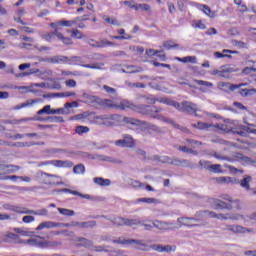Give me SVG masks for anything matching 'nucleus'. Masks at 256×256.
<instances>
[{
	"label": "nucleus",
	"instance_id": "obj_1",
	"mask_svg": "<svg viewBox=\"0 0 256 256\" xmlns=\"http://www.w3.org/2000/svg\"><path fill=\"white\" fill-rule=\"evenodd\" d=\"M162 111L163 109L161 107L149 106L145 104H136L134 108L135 113H139L140 115H148L149 117H152V119L165 121L166 123H170V125H173L174 127H179V125H176L173 120L164 119L163 116L157 114V113H161Z\"/></svg>",
	"mask_w": 256,
	"mask_h": 256
},
{
	"label": "nucleus",
	"instance_id": "obj_2",
	"mask_svg": "<svg viewBox=\"0 0 256 256\" xmlns=\"http://www.w3.org/2000/svg\"><path fill=\"white\" fill-rule=\"evenodd\" d=\"M83 60L80 56H72L68 58V65H80L85 69H98L101 70L105 66V63H93V64H82Z\"/></svg>",
	"mask_w": 256,
	"mask_h": 256
},
{
	"label": "nucleus",
	"instance_id": "obj_3",
	"mask_svg": "<svg viewBox=\"0 0 256 256\" xmlns=\"http://www.w3.org/2000/svg\"><path fill=\"white\" fill-rule=\"evenodd\" d=\"M223 199L225 201H229L230 203L223 202L219 199H214L213 200V208L215 210H217V209H221V210L227 209V211H231V209H233V204H231V203H237L238 205L240 203L239 200H233L229 196L223 197Z\"/></svg>",
	"mask_w": 256,
	"mask_h": 256
},
{
	"label": "nucleus",
	"instance_id": "obj_4",
	"mask_svg": "<svg viewBox=\"0 0 256 256\" xmlns=\"http://www.w3.org/2000/svg\"><path fill=\"white\" fill-rule=\"evenodd\" d=\"M178 111L180 113H189V115H197L196 113L199 111L197 104L190 102V101H182L178 103Z\"/></svg>",
	"mask_w": 256,
	"mask_h": 256
},
{
	"label": "nucleus",
	"instance_id": "obj_5",
	"mask_svg": "<svg viewBox=\"0 0 256 256\" xmlns=\"http://www.w3.org/2000/svg\"><path fill=\"white\" fill-rule=\"evenodd\" d=\"M47 165H53V167L71 169V167H73L74 164L71 160H48V161L40 162L38 164V167H43Z\"/></svg>",
	"mask_w": 256,
	"mask_h": 256
},
{
	"label": "nucleus",
	"instance_id": "obj_6",
	"mask_svg": "<svg viewBox=\"0 0 256 256\" xmlns=\"http://www.w3.org/2000/svg\"><path fill=\"white\" fill-rule=\"evenodd\" d=\"M210 219H219L220 221H241V214H231V213L217 214L211 211Z\"/></svg>",
	"mask_w": 256,
	"mask_h": 256
},
{
	"label": "nucleus",
	"instance_id": "obj_7",
	"mask_svg": "<svg viewBox=\"0 0 256 256\" xmlns=\"http://www.w3.org/2000/svg\"><path fill=\"white\" fill-rule=\"evenodd\" d=\"M234 133L240 135V137H248L251 133L256 135L255 124L246 123V125H239Z\"/></svg>",
	"mask_w": 256,
	"mask_h": 256
},
{
	"label": "nucleus",
	"instance_id": "obj_8",
	"mask_svg": "<svg viewBox=\"0 0 256 256\" xmlns=\"http://www.w3.org/2000/svg\"><path fill=\"white\" fill-rule=\"evenodd\" d=\"M41 177H46L44 179L45 185H65L63 181H55V179H62L61 176L55 174H49L47 172H41Z\"/></svg>",
	"mask_w": 256,
	"mask_h": 256
},
{
	"label": "nucleus",
	"instance_id": "obj_9",
	"mask_svg": "<svg viewBox=\"0 0 256 256\" xmlns=\"http://www.w3.org/2000/svg\"><path fill=\"white\" fill-rule=\"evenodd\" d=\"M115 145L117 147H129L131 149L135 147V140H133V136L125 134L123 135V139L115 141Z\"/></svg>",
	"mask_w": 256,
	"mask_h": 256
},
{
	"label": "nucleus",
	"instance_id": "obj_10",
	"mask_svg": "<svg viewBox=\"0 0 256 256\" xmlns=\"http://www.w3.org/2000/svg\"><path fill=\"white\" fill-rule=\"evenodd\" d=\"M57 193H70L71 195H76L78 197H81L82 199H88L90 201H95V197H93L89 194H82L79 191L71 190L69 188H63V189L57 190Z\"/></svg>",
	"mask_w": 256,
	"mask_h": 256
},
{
	"label": "nucleus",
	"instance_id": "obj_11",
	"mask_svg": "<svg viewBox=\"0 0 256 256\" xmlns=\"http://www.w3.org/2000/svg\"><path fill=\"white\" fill-rule=\"evenodd\" d=\"M240 87H245V84L235 85L231 84L229 82H219L218 83V89L221 91H225L228 93V91H235L236 89H239Z\"/></svg>",
	"mask_w": 256,
	"mask_h": 256
},
{
	"label": "nucleus",
	"instance_id": "obj_12",
	"mask_svg": "<svg viewBox=\"0 0 256 256\" xmlns=\"http://www.w3.org/2000/svg\"><path fill=\"white\" fill-rule=\"evenodd\" d=\"M114 243H118L119 245H139L140 247H145V243L143 240L137 239H121L114 240Z\"/></svg>",
	"mask_w": 256,
	"mask_h": 256
},
{
	"label": "nucleus",
	"instance_id": "obj_13",
	"mask_svg": "<svg viewBox=\"0 0 256 256\" xmlns=\"http://www.w3.org/2000/svg\"><path fill=\"white\" fill-rule=\"evenodd\" d=\"M152 159H153V161H157V163H163V164H166V165H175V164H177V161H175V158H171L169 156L154 155Z\"/></svg>",
	"mask_w": 256,
	"mask_h": 256
},
{
	"label": "nucleus",
	"instance_id": "obj_14",
	"mask_svg": "<svg viewBox=\"0 0 256 256\" xmlns=\"http://www.w3.org/2000/svg\"><path fill=\"white\" fill-rule=\"evenodd\" d=\"M234 157L236 161H239V163H242V165H254V167H256V160H251V158L241 153H236Z\"/></svg>",
	"mask_w": 256,
	"mask_h": 256
},
{
	"label": "nucleus",
	"instance_id": "obj_15",
	"mask_svg": "<svg viewBox=\"0 0 256 256\" xmlns=\"http://www.w3.org/2000/svg\"><path fill=\"white\" fill-rule=\"evenodd\" d=\"M75 243H78V247H84L85 249H90L93 247V241L85 238V237H76L74 239Z\"/></svg>",
	"mask_w": 256,
	"mask_h": 256
},
{
	"label": "nucleus",
	"instance_id": "obj_16",
	"mask_svg": "<svg viewBox=\"0 0 256 256\" xmlns=\"http://www.w3.org/2000/svg\"><path fill=\"white\" fill-rule=\"evenodd\" d=\"M24 215H37L39 217H47L49 215V210L46 208L38 209V210H31L28 208H25Z\"/></svg>",
	"mask_w": 256,
	"mask_h": 256
},
{
	"label": "nucleus",
	"instance_id": "obj_17",
	"mask_svg": "<svg viewBox=\"0 0 256 256\" xmlns=\"http://www.w3.org/2000/svg\"><path fill=\"white\" fill-rule=\"evenodd\" d=\"M192 221L199 223L200 220L197 218H192V217H179L178 218V223H180V225H184L185 227H197L196 224L191 223Z\"/></svg>",
	"mask_w": 256,
	"mask_h": 256
},
{
	"label": "nucleus",
	"instance_id": "obj_18",
	"mask_svg": "<svg viewBox=\"0 0 256 256\" xmlns=\"http://www.w3.org/2000/svg\"><path fill=\"white\" fill-rule=\"evenodd\" d=\"M227 230L232 233H253V229L245 228L241 225H228Z\"/></svg>",
	"mask_w": 256,
	"mask_h": 256
},
{
	"label": "nucleus",
	"instance_id": "obj_19",
	"mask_svg": "<svg viewBox=\"0 0 256 256\" xmlns=\"http://www.w3.org/2000/svg\"><path fill=\"white\" fill-rule=\"evenodd\" d=\"M59 226V222L44 221L41 222L37 227L36 231H43V229H55Z\"/></svg>",
	"mask_w": 256,
	"mask_h": 256
},
{
	"label": "nucleus",
	"instance_id": "obj_20",
	"mask_svg": "<svg viewBox=\"0 0 256 256\" xmlns=\"http://www.w3.org/2000/svg\"><path fill=\"white\" fill-rule=\"evenodd\" d=\"M251 181H253V177L250 175H244L243 179L237 181V183H240V187L245 189V191H251Z\"/></svg>",
	"mask_w": 256,
	"mask_h": 256
},
{
	"label": "nucleus",
	"instance_id": "obj_21",
	"mask_svg": "<svg viewBox=\"0 0 256 256\" xmlns=\"http://www.w3.org/2000/svg\"><path fill=\"white\" fill-rule=\"evenodd\" d=\"M47 63L59 64V63H68L69 57L63 55H56L46 59Z\"/></svg>",
	"mask_w": 256,
	"mask_h": 256
},
{
	"label": "nucleus",
	"instance_id": "obj_22",
	"mask_svg": "<svg viewBox=\"0 0 256 256\" xmlns=\"http://www.w3.org/2000/svg\"><path fill=\"white\" fill-rule=\"evenodd\" d=\"M50 35L57 37L64 45H71V38L63 36V34L59 32V29L50 32Z\"/></svg>",
	"mask_w": 256,
	"mask_h": 256
},
{
	"label": "nucleus",
	"instance_id": "obj_23",
	"mask_svg": "<svg viewBox=\"0 0 256 256\" xmlns=\"http://www.w3.org/2000/svg\"><path fill=\"white\" fill-rule=\"evenodd\" d=\"M196 9H198L199 11H203L205 15H207L208 17H215V12L211 11V8L205 4H200V3H196L195 4Z\"/></svg>",
	"mask_w": 256,
	"mask_h": 256
},
{
	"label": "nucleus",
	"instance_id": "obj_24",
	"mask_svg": "<svg viewBox=\"0 0 256 256\" xmlns=\"http://www.w3.org/2000/svg\"><path fill=\"white\" fill-rule=\"evenodd\" d=\"M122 123H125V125H128L131 129H133V127H139L140 120L137 118L124 116L122 118Z\"/></svg>",
	"mask_w": 256,
	"mask_h": 256
},
{
	"label": "nucleus",
	"instance_id": "obj_25",
	"mask_svg": "<svg viewBox=\"0 0 256 256\" xmlns=\"http://www.w3.org/2000/svg\"><path fill=\"white\" fill-rule=\"evenodd\" d=\"M27 245H29V247H40L43 249L47 247V242H43L37 238H32L27 240Z\"/></svg>",
	"mask_w": 256,
	"mask_h": 256
},
{
	"label": "nucleus",
	"instance_id": "obj_26",
	"mask_svg": "<svg viewBox=\"0 0 256 256\" xmlns=\"http://www.w3.org/2000/svg\"><path fill=\"white\" fill-rule=\"evenodd\" d=\"M3 209H6V211H13L14 213H20L21 215H25V207L4 204Z\"/></svg>",
	"mask_w": 256,
	"mask_h": 256
},
{
	"label": "nucleus",
	"instance_id": "obj_27",
	"mask_svg": "<svg viewBox=\"0 0 256 256\" xmlns=\"http://www.w3.org/2000/svg\"><path fill=\"white\" fill-rule=\"evenodd\" d=\"M35 103H41V99H30L26 102L19 104L14 107L15 111H19V109H24L25 107H32V105H35Z\"/></svg>",
	"mask_w": 256,
	"mask_h": 256
},
{
	"label": "nucleus",
	"instance_id": "obj_28",
	"mask_svg": "<svg viewBox=\"0 0 256 256\" xmlns=\"http://www.w3.org/2000/svg\"><path fill=\"white\" fill-rule=\"evenodd\" d=\"M36 121H49L50 123H65V119L61 116H48L47 118H36Z\"/></svg>",
	"mask_w": 256,
	"mask_h": 256
},
{
	"label": "nucleus",
	"instance_id": "obj_29",
	"mask_svg": "<svg viewBox=\"0 0 256 256\" xmlns=\"http://www.w3.org/2000/svg\"><path fill=\"white\" fill-rule=\"evenodd\" d=\"M135 106L133 102L129 100H122L118 106V109H121L122 111H125V109H130L131 111H135Z\"/></svg>",
	"mask_w": 256,
	"mask_h": 256
},
{
	"label": "nucleus",
	"instance_id": "obj_30",
	"mask_svg": "<svg viewBox=\"0 0 256 256\" xmlns=\"http://www.w3.org/2000/svg\"><path fill=\"white\" fill-rule=\"evenodd\" d=\"M82 98L84 100V103H86L87 105H93V103L99 102V98L97 96H93L87 93H84L82 95Z\"/></svg>",
	"mask_w": 256,
	"mask_h": 256
},
{
	"label": "nucleus",
	"instance_id": "obj_31",
	"mask_svg": "<svg viewBox=\"0 0 256 256\" xmlns=\"http://www.w3.org/2000/svg\"><path fill=\"white\" fill-rule=\"evenodd\" d=\"M152 225H153V227H155V229H159L160 231H165V230L169 229V223L159 221V220H154L152 222Z\"/></svg>",
	"mask_w": 256,
	"mask_h": 256
},
{
	"label": "nucleus",
	"instance_id": "obj_32",
	"mask_svg": "<svg viewBox=\"0 0 256 256\" xmlns=\"http://www.w3.org/2000/svg\"><path fill=\"white\" fill-rule=\"evenodd\" d=\"M152 249H154V251H158L159 253H171L173 251V248L169 245H153Z\"/></svg>",
	"mask_w": 256,
	"mask_h": 256
},
{
	"label": "nucleus",
	"instance_id": "obj_33",
	"mask_svg": "<svg viewBox=\"0 0 256 256\" xmlns=\"http://www.w3.org/2000/svg\"><path fill=\"white\" fill-rule=\"evenodd\" d=\"M102 19H103V21L108 23V25H114L116 27H120L121 26V23L115 17H110V16H107V15H103Z\"/></svg>",
	"mask_w": 256,
	"mask_h": 256
},
{
	"label": "nucleus",
	"instance_id": "obj_34",
	"mask_svg": "<svg viewBox=\"0 0 256 256\" xmlns=\"http://www.w3.org/2000/svg\"><path fill=\"white\" fill-rule=\"evenodd\" d=\"M240 220L244 221V223H256V212H254L250 215H241L240 214Z\"/></svg>",
	"mask_w": 256,
	"mask_h": 256
},
{
	"label": "nucleus",
	"instance_id": "obj_35",
	"mask_svg": "<svg viewBox=\"0 0 256 256\" xmlns=\"http://www.w3.org/2000/svg\"><path fill=\"white\" fill-rule=\"evenodd\" d=\"M94 183H96V185H100V187H109V185H111V180L101 178V177H96L94 178Z\"/></svg>",
	"mask_w": 256,
	"mask_h": 256
},
{
	"label": "nucleus",
	"instance_id": "obj_36",
	"mask_svg": "<svg viewBox=\"0 0 256 256\" xmlns=\"http://www.w3.org/2000/svg\"><path fill=\"white\" fill-rule=\"evenodd\" d=\"M113 45H115V43L104 39V40H100L98 42H95V44H92V47L103 48V47H113Z\"/></svg>",
	"mask_w": 256,
	"mask_h": 256
},
{
	"label": "nucleus",
	"instance_id": "obj_37",
	"mask_svg": "<svg viewBox=\"0 0 256 256\" xmlns=\"http://www.w3.org/2000/svg\"><path fill=\"white\" fill-rule=\"evenodd\" d=\"M13 231L19 233V235H22L23 237H33V235H35V232L23 228H13Z\"/></svg>",
	"mask_w": 256,
	"mask_h": 256
},
{
	"label": "nucleus",
	"instance_id": "obj_38",
	"mask_svg": "<svg viewBox=\"0 0 256 256\" xmlns=\"http://www.w3.org/2000/svg\"><path fill=\"white\" fill-rule=\"evenodd\" d=\"M175 60L179 61L180 63H197L196 56H186L183 58L175 57Z\"/></svg>",
	"mask_w": 256,
	"mask_h": 256
},
{
	"label": "nucleus",
	"instance_id": "obj_39",
	"mask_svg": "<svg viewBox=\"0 0 256 256\" xmlns=\"http://www.w3.org/2000/svg\"><path fill=\"white\" fill-rule=\"evenodd\" d=\"M96 119H99L102 122V125H105L106 127H113L115 125V122H110L109 121V115H100L96 116Z\"/></svg>",
	"mask_w": 256,
	"mask_h": 256
},
{
	"label": "nucleus",
	"instance_id": "obj_40",
	"mask_svg": "<svg viewBox=\"0 0 256 256\" xmlns=\"http://www.w3.org/2000/svg\"><path fill=\"white\" fill-rule=\"evenodd\" d=\"M17 171H21V166L6 164V175H10L11 173H17Z\"/></svg>",
	"mask_w": 256,
	"mask_h": 256
},
{
	"label": "nucleus",
	"instance_id": "obj_41",
	"mask_svg": "<svg viewBox=\"0 0 256 256\" xmlns=\"http://www.w3.org/2000/svg\"><path fill=\"white\" fill-rule=\"evenodd\" d=\"M176 164H174L176 167H191V169H194L195 167L191 166V163H189V160L185 159H178L175 158Z\"/></svg>",
	"mask_w": 256,
	"mask_h": 256
},
{
	"label": "nucleus",
	"instance_id": "obj_42",
	"mask_svg": "<svg viewBox=\"0 0 256 256\" xmlns=\"http://www.w3.org/2000/svg\"><path fill=\"white\" fill-rule=\"evenodd\" d=\"M113 225H117L118 227H123V225H126L127 218L123 217H116L110 220Z\"/></svg>",
	"mask_w": 256,
	"mask_h": 256
},
{
	"label": "nucleus",
	"instance_id": "obj_43",
	"mask_svg": "<svg viewBox=\"0 0 256 256\" xmlns=\"http://www.w3.org/2000/svg\"><path fill=\"white\" fill-rule=\"evenodd\" d=\"M193 127H195L196 129H200L201 131H208L210 127H213V125L207 124L205 122H198L193 124Z\"/></svg>",
	"mask_w": 256,
	"mask_h": 256
},
{
	"label": "nucleus",
	"instance_id": "obj_44",
	"mask_svg": "<svg viewBox=\"0 0 256 256\" xmlns=\"http://www.w3.org/2000/svg\"><path fill=\"white\" fill-rule=\"evenodd\" d=\"M128 185H131V187H134V189H143V187H145V184L139 182V180L131 178L128 180Z\"/></svg>",
	"mask_w": 256,
	"mask_h": 256
},
{
	"label": "nucleus",
	"instance_id": "obj_45",
	"mask_svg": "<svg viewBox=\"0 0 256 256\" xmlns=\"http://www.w3.org/2000/svg\"><path fill=\"white\" fill-rule=\"evenodd\" d=\"M196 219H203V218H209L211 219V211L204 210V211H198L195 214Z\"/></svg>",
	"mask_w": 256,
	"mask_h": 256
},
{
	"label": "nucleus",
	"instance_id": "obj_46",
	"mask_svg": "<svg viewBox=\"0 0 256 256\" xmlns=\"http://www.w3.org/2000/svg\"><path fill=\"white\" fill-rule=\"evenodd\" d=\"M93 227H97V221L95 220L81 222V229H93Z\"/></svg>",
	"mask_w": 256,
	"mask_h": 256
},
{
	"label": "nucleus",
	"instance_id": "obj_47",
	"mask_svg": "<svg viewBox=\"0 0 256 256\" xmlns=\"http://www.w3.org/2000/svg\"><path fill=\"white\" fill-rule=\"evenodd\" d=\"M71 111H67L65 106L63 108L52 109L51 115H69Z\"/></svg>",
	"mask_w": 256,
	"mask_h": 256
},
{
	"label": "nucleus",
	"instance_id": "obj_48",
	"mask_svg": "<svg viewBox=\"0 0 256 256\" xmlns=\"http://www.w3.org/2000/svg\"><path fill=\"white\" fill-rule=\"evenodd\" d=\"M73 173L75 175H85V165L83 164L75 165L73 168Z\"/></svg>",
	"mask_w": 256,
	"mask_h": 256
},
{
	"label": "nucleus",
	"instance_id": "obj_49",
	"mask_svg": "<svg viewBox=\"0 0 256 256\" xmlns=\"http://www.w3.org/2000/svg\"><path fill=\"white\" fill-rule=\"evenodd\" d=\"M238 93L241 95V97H249V95L256 93V89H240Z\"/></svg>",
	"mask_w": 256,
	"mask_h": 256
},
{
	"label": "nucleus",
	"instance_id": "obj_50",
	"mask_svg": "<svg viewBox=\"0 0 256 256\" xmlns=\"http://www.w3.org/2000/svg\"><path fill=\"white\" fill-rule=\"evenodd\" d=\"M58 211L60 215H64L65 217H73L75 215V211L67 208H58Z\"/></svg>",
	"mask_w": 256,
	"mask_h": 256
},
{
	"label": "nucleus",
	"instance_id": "obj_51",
	"mask_svg": "<svg viewBox=\"0 0 256 256\" xmlns=\"http://www.w3.org/2000/svg\"><path fill=\"white\" fill-rule=\"evenodd\" d=\"M121 121H123V116L119 115V114H112L109 115V122L110 123H121Z\"/></svg>",
	"mask_w": 256,
	"mask_h": 256
},
{
	"label": "nucleus",
	"instance_id": "obj_52",
	"mask_svg": "<svg viewBox=\"0 0 256 256\" xmlns=\"http://www.w3.org/2000/svg\"><path fill=\"white\" fill-rule=\"evenodd\" d=\"M5 239H6V241H9L7 239H10L14 243H17V241H19V235L15 234V233H12V232H7L5 234Z\"/></svg>",
	"mask_w": 256,
	"mask_h": 256
},
{
	"label": "nucleus",
	"instance_id": "obj_53",
	"mask_svg": "<svg viewBox=\"0 0 256 256\" xmlns=\"http://www.w3.org/2000/svg\"><path fill=\"white\" fill-rule=\"evenodd\" d=\"M90 251H95V253H107V246H94L92 242V246L90 248Z\"/></svg>",
	"mask_w": 256,
	"mask_h": 256
},
{
	"label": "nucleus",
	"instance_id": "obj_54",
	"mask_svg": "<svg viewBox=\"0 0 256 256\" xmlns=\"http://www.w3.org/2000/svg\"><path fill=\"white\" fill-rule=\"evenodd\" d=\"M69 33H72V37L74 39H83V37H85V35L83 34V32H81L78 29H74V30H70Z\"/></svg>",
	"mask_w": 256,
	"mask_h": 256
},
{
	"label": "nucleus",
	"instance_id": "obj_55",
	"mask_svg": "<svg viewBox=\"0 0 256 256\" xmlns=\"http://www.w3.org/2000/svg\"><path fill=\"white\" fill-rule=\"evenodd\" d=\"M225 73H229V68H222L221 70H213L212 75H216L217 77H225Z\"/></svg>",
	"mask_w": 256,
	"mask_h": 256
},
{
	"label": "nucleus",
	"instance_id": "obj_56",
	"mask_svg": "<svg viewBox=\"0 0 256 256\" xmlns=\"http://www.w3.org/2000/svg\"><path fill=\"white\" fill-rule=\"evenodd\" d=\"M51 111H52L51 105H46L37 112V115H44V113L46 115H51Z\"/></svg>",
	"mask_w": 256,
	"mask_h": 256
},
{
	"label": "nucleus",
	"instance_id": "obj_57",
	"mask_svg": "<svg viewBox=\"0 0 256 256\" xmlns=\"http://www.w3.org/2000/svg\"><path fill=\"white\" fill-rule=\"evenodd\" d=\"M178 151H182V153H190L192 155H198L197 151L187 148V146H179Z\"/></svg>",
	"mask_w": 256,
	"mask_h": 256
},
{
	"label": "nucleus",
	"instance_id": "obj_58",
	"mask_svg": "<svg viewBox=\"0 0 256 256\" xmlns=\"http://www.w3.org/2000/svg\"><path fill=\"white\" fill-rule=\"evenodd\" d=\"M135 225H141V220L139 219H126L127 227H135Z\"/></svg>",
	"mask_w": 256,
	"mask_h": 256
},
{
	"label": "nucleus",
	"instance_id": "obj_59",
	"mask_svg": "<svg viewBox=\"0 0 256 256\" xmlns=\"http://www.w3.org/2000/svg\"><path fill=\"white\" fill-rule=\"evenodd\" d=\"M210 173H221V164H210Z\"/></svg>",
	"mask_w": 256,
	"mask_h": 256
},
{
	"label": "nucleus",
	"instance_id": "obj_60",
	"mask_svg": "<svg viewBox=\"0 0 256 256\" xmlns=\"http://www.w3.org/2000/svg\"><path fill=\"white\" fill-rule=\"evenodd\" d=\"M209 167H211V162L207 160L199 161V169H206V171H209Z\"/></svg>",
	"mask_w": 256,
	"mask_h": 256
},
{
	"label": "nucleus",
	"instance_id": "obj_61",
	"mask_svg": "<svg viewBox=\"0 0 256 256\" xmlns=\"http://www.w3.org/2000/svg\"><path fill=\"white\" fill-rule=\"evenodd\" d=\"M217 181L218 183H235L237 180L231 177H219L217 178Z\"/></svg>",
	"mask_w": 256,
	"mask_h": 256
},
{
	"label": "nucleus",
	"instance_id": "obj_62",
	"mask_svg": "<svg viewBox=\"0 0 256 256\" xmlns=\"http://www.w3.org/2000/svg\"><path fill=\"white\" fill-rule=\"evenodd\" d=\"M139 129H141L144 133H147V130L149 128V122L140 120V123L138 124Z\"/></svg>",
	"mask_w": 256,
	"mask_h": 256
},
{
	"label": "nucleus",
	"instance_id": "obj_63",
	"mask_svg": "<svg viewBox=\"0 0 256 256\" xmlns=\"http://www.w3.org/2000/svg\"><path fill=\"white\" fill-rule=\"evenodd\" d=\"M163 46L165 49H177L179 47V44L173 43V41H166L163 43Z\"/></svg>",
	"mask_w": 256,
	"mask_h": 256
},
{
	"label": "nucleus",
	"instance_id": "obj_64",
	"mask_svg": "<svg viewBox=\"0 0 256 256\" xmlns=\"http://www.w3.org/2000/svg\"><path fill=\"white\" fill-rule=\"evenodd\" d=\"M76 133L78 135H83V133H89V127L87 126H77Z\"/></svg>",
	"mask_w": 256,
	"mask_h": 256
}]
</instances>
